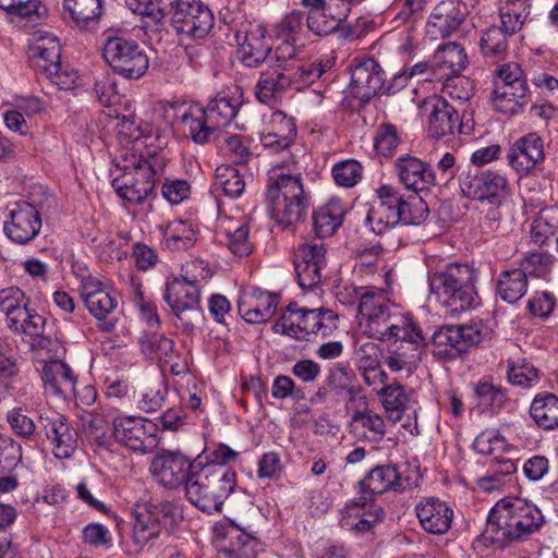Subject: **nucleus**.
<instances>
[{
    "mask_svg": "<svg viewBox=\"0 0 558 558\" xmlns=\"http://www.w3.org/2000/svg\"><path fill=\"white\" fill-rule=\"evenodd\" d=\"M513 34L506 33L505 27L492 26L487 28L480 41L481 51L486 58H501L508 51V38Z\"/></svg>",
    "mask_w": 558,
    "mask_h": 558,
    "instance_id": "obj_50",
    "label": "nucleus"
},
{
    "mask_svg": "<svg viewBox=\"0 0 558 558\" xmlns=\"http://www.w3.org/2000/svg\"><path fill=\"white\" fill-rule=\"evenodd\" d=\"M163 238L169 246L185 250L194 244L195 230L191 223L177 219L168 223L163 231Z\"/></svg>",
    "mask_w": 558,
    "mask_h": 558,
    "instance_id": "obj_52",
    "label": "nucleus"
},
{
    "mask_svg": "<svg viewBox=\"0 0 558 558\" xmlns=\"http://www.w3.org/2000/svg\"><path fill=\"white\" fill-rule=\"evenodd\" d=\"M475 270L466 264L452 263L428 275L430 292L452 316L480 305Z\"/></svg>",
    "mask_w": 558,
    "mask_h": 558,
    "instance_id": "obj_2",
    "label": "nucleus"
},
{
    "mask_svg": "<svg viewBox=\"0 0 558 558\" xmlns=\"http://www.w3.org/2000/svg\"><path fill=\"white\" fill-rule=\"evenodd\" d=\"M462 19L460 11L452 0L439 2L433 10L428 20V32L434 36H450L460 25Z\"/></svg>",
    "mask_w": 558,
    "mask_h": 558,
    "instance_id": "obj_35",
    "label": "nucleus"
},
{
    "mask_svg": "<svg viewBox=\"0 0 558 558\" xmlns=\"http://www.w3.org/2000/svg\"><path fill=\"white\" fill-rule=\"evenodd\" d=\"M296 134L298 131L294 119L281 112V162L284 161L286 159L287 165H289L290 169H293L292 154H298V165L300 163V158L304 157L303 148L298 147L294 148L293 151L290 149L293 141L296 137ZM298 171H300L299 166Z\"/></svg>",
    "mask_w": 558,
    "mask_h": 558,
    "instance_id": "obj_58",
    "label": "nucleus"
},
{
    "mask_svg": "<svg viewBox=\"0 0 558 558\" xmlns=\"http://www.w3.org/2000/svg\"><path fill=\"white\" fill-rule=\"evenodd\" d=\"M302 54L295 57L298 60L293 64L281 63V86L283 81L290 83L312 84L318 80L324 73L323 61L306 63L303 62Z\"/></svg>",
    "mask_w": 558,
    "mask_h": 558,
    "instance_id": "obj_43",
    "label": "nucleus"
},
{
    "mask_svg": "<svg viewBox=\"0 0 558 558\" xmlns=\"http://www.w3.org/2000/svg\"><path fill=\"white\" fill-rule=\"evenodd\" d=\"M168 385L163 378L151 380L142 391L137 407L144 412H156L165 402Z\"/></svg>",
    "mask_w": 558,
    "mask_h": 558,
    "instance_id": "obj_56",
    "label": "nucleus"
},
{
    "mask_svg": "<svg viewBox=\"0 0 558 558\" xmlns=\"http://www.w3.org/2000/svg\"><path fill=\"white\" fill-rule=\"evenodd\" d=\"M474 393L480 405L499 411L508 401L506 390L489 381H478L474 385Z\"/></svg>",
    "mask_w": 558,
    "mask_h": 558,
    "instance_id": "obj_54",
    "label": "nucleus"
},
{
    "mask_svg": "<svg viewBox=\"0 0 558 558\" xmlns=\"http://www.w3.org/2000/svg\"><path fill=\"white\" fill-rule=\"evenodd\" d=\"M184 132L194 143L203 145L207 143L211 134L217 130L216 125L209 121L203 107H190L180 117Z\"/></svg>",
    "mask_w": 558,
    "mask_h": 558,
    "instance_id": "obj_37",
    "label": "nucleus"
},
{
    "mask_svg": "<svg viewBox=\"0 0 558 558\" xmlns=\"http://www.w3.org/2000/svg\"><path fill=\"white\" fill-rule=\"evenodd\" d=\"M378 393L388 420L395 424L401 422L410 401L404 386L395 381L385 385Z\"/></svg>",
    "mask_w": 558,
    "mask_h": 558,
    "instance_id": "obj_40",
    "label": "nucleus"
},
{
    "mask_svg": "<svg viewBox=\"0 0 558 558\" xmlns=\"http://www.w3.org/2000/svg\"><path fill=\"white\" fill-rule=\"evenodd\" d=\"M239 452L231 449L226 444H213L206 446L203 451L195 458L197 468H218L231 469L229 464L236 460Z\"/></svg>",
    "mask_w": 558,
    "mask_h": 558,
    "instance_id": "obj_46",
    "label": "nucleus"
},
{
    "mask_svg": "<svg viewBox=\"0 0 558 558\" xmlns=\"http://www.w3.org/2000/svg\"><path fill=\"white\" fill-rule=\"evenodd\" d=\"M464 48L457 43L440 45L436 50L433 63V77L442 80L447 76L460 74L468 64Z\"/></svg>",
    "mask_w": 558,
    "mask_h": 558,
    "instance_id": "obj_29",
    "label": "nucleus"
},
{
    "mask_svg": "<svg viewBox=\"0 0 558 558\" xmlns=\"http://www.w3.org/2000/svg\"><path fill=\"white\" fill-rule=\"evenodd\" d=\"M541 260L539 254H531L521 263L520 268L501 271L497 281L499 296L508 303H515L523 298L527 291V275L533 271L532 265Z\"/></svg>",
    "mask_w": 558,
    "mask_h": 558,
    "instance_id": "obj_23",
    "label": "nucleus"
},
{
    "mask_svg": "<svg viewBox=\"0 0 558 558\" xmlns=\"http://www.w3.org/2000/svg\"><path fill=\"white\" fill-rule=\"evenodd\" d=\"M376 201L371 205L365 219L366 226L375 233L383 234L400 223V192L391 184L376 189Z\"/></svg>",
    "mask_w": 558,
    "mask_h": 558,
    "instance_id": "obj_18",
    "label": "nucleus"
},
{
    "mask_svg": "<svg viewBox=\"0 0 558 558\" xmlns=\"http://www.w3.org/2000/svg\"><path fill=\"white\" fill-rule=\"evenodd\" d=\"M277 295L275 293L252 289L245 291L239 299L238 310L240 315L250 324L267 322L276 312Z\"/></svg>",
    "mask_w": 558,
    "mask_h": 558,
    "instance_id": "obj_24",
    "label": "nucleus"
},
{
    "mask_svg": "<svg viewBox=\"0 0 558 558\" xmlns=\"http://www.w3.org/2000/svg\"><path fill=\"white\" fill-rule=\"evenodd\" d=\"M41 227V213L34 204L21 199L7 205L2 230L13 243L28 244L39 234Z\"/></svg>",
    "mask_w": 558,
    "mask_h": 558,
    "instance_id": "obj_10",
    "label": "nucleus"
},
{
    "mask_svg": "<svg viewBox=\"0 0 558 558\" xmlns=\"http://www.w3.org/2000/svg\"><path fill=\"white\" fill-rule=\"evenodd\" d=\"M170 22L178 34L202 39L213 28L214 15L199 0H174Z\"/></svg>",
    "mask_w": 558,
    "mask_h": 558,
    "instance_id": "obj_12",
    "label": "nucleus"
},
{
    "mask_svg": "<svg viewBox=\"0 0 558 558\" xmlns=\"http://www.w3.org/2000/svg\"><path fill=\"white\" fill-rule=\"evenodd\" d=\"M104 0H63V20L85 29L102 14Z\"/></svg>",
    "mask_w": 558,
    "mask_h": 558,
    "instance_id": "obj_33",
    "label": "nucleus"
},
{
    "mask_svg": "<svg viewBox=\"0 0 558 558\" xmlns=\"http://www.w3.org/2000/svg\"><path fill=\"white\" fill-rule=\"evenodd\" d=\"M527 88L496 87L493 105L496 110L506 114H515L526 104Z\"/></svg>",
    "mask_w": 558,
    "mask_h": 558,
    "instance_id": "obj_47",
    "label": "nucleus"
},
{
    "mask_svg": "<svg viewBox=\"0 0 558 558\" xmlns=\"http://www.w3.org/2000/svg\"><path fill=\"white\" fill-rule=\"evenodd\" d=\"M28 303L29 300L24 292L16 287H10L0 292V311L5 315L7 323L15 317L17 310L27 307Z\"/></svg>",
    "mask_w": 558,
    "mask_h": 558,
    "instance_id": "obj_64",
    "label": "nucleus"
},
{
    "mask_svg": "<svg viewBox=\"0 0 558 558\" xmlns=\"http://www.w3.org/2000/svg\"><path fill=\"white\" fill-rule=\"evenodd\" d=\"M255 94L260 102L275 108L279 94V65H271L262 72Z\"/></svg>",
    "mask_w": 558,
    "mask_h": 558,
    "instance_id": "obj_51",
    "label": "nucleus"
},
{
    "mask_svg": "<svg viewBox=\"0 0 558 558\" xmlns=\"http://www.w3.org/2000/svg\"><path fill=\"white\" fill-rule=\"evenodd\" d=\"M156 159L154 161L140 159L133 172H124L112 180L111 184L119 197L131 204H143L154 197Z\"/></svg>",
    "mask_w": 558,
    "mask_h": 558,
    "instance_id": "obj_14",
    "label": "nucleus"
},
{
    "mask_svg": "<svg viewBox=\"0 0 558 558\" xmlns=\"http://www.w3.org/2000/svg\"><path fill=\"white\" fill-rule=\"evenodd\" d=\"M442 84V95L439 98L451 99L463 105L474 95V83L469 77L456 74L447 76Z\"/></svg>",
    "mask_w": 558,
    "mask_h": 558,
    "instance_id": "obj_53",
    "label": "nucleus"
},
{
    "mask_svg": "<svg viewBox=\"0 0 558 558\" xmlns=\"http://www.w3.org/2000/svg\"><path fill=\"white\" fill-rule=\"evenodd\" d=\"M351 428L360 438L381 439L386 434V424L381 415L367 408L353 412Z\"/></svg>",
    "mask_w": 558,
    "mask_h": 558,
    "instance_id": "obj_39",
    "label": "nucleus"
},
{
    "mask_svg": "<svg viewBox=\"0 0 558 558\" xmlns=\"http://www.w3.org/2000/svg\"><path fill=\"white\" fill-rule=\"evenodd\" d=\"M398 213H400V223L403 225H420L428 216V206L418 196H410L404 199L400 194V205H397Z\"/></svg>",
    "mask_w": 558,
    "mask_h": 558,
    "instance_id": "obj_55",
    "label": "nucleus"
},
{
    "mask_svg": "<svg viewBox=\"0 0 558 558\" xmlns=\"http://www.w3.org/2000/svg\"><path fill=\"white\" fill-rule=\"evenodd\" d=\"M543 141L535 134L530 133L520 138L510 148L508 154L509 163L518 172H529L537 162L543 160Z\"/></svg>",
    "mask_w": 558,
    "mask_h": 558,
    "instance_id": "obj_28",
    "label": "nucleus"
},
{
    "mask_svg": "<svg viewBox=\"0 0 558 558\" xmlns=\"http://www.w3.org/2000/svg\"><path fill=\"white\" fill-rule=\"evenodd\" d=\"M174 0H126L130 10L160 21L173 10Z\"/></svg>",
    "mask_w": 558,
    "mask_h": 558,
    "instance_id": "obj_59",
    "label": "nucleus"
},
{
    "mask_svg": "<svg viewBox=\"0 0 558 558\" xmlns=\"http://www.w3.org/2000/svg\"><path fill=\"white\" fill-rule=\"evenodd\" d=\"M41 378L50 391L63 398L75 395L76 377L72 368L59 359L47 362Z\"/></svg>",
    "mask_w": 558,
    "mask_h": 558,
    "instance_id": "obj_31",
    "label": "nucleus"
},
{
    "mask_svg": "<svg viewBox=\"0 0 558 558\" xmlns=\"http://www.w3.org/2000/svg\"><path fill=\"white\" fill-rule=\"evenodd\" d=\"M385 83V73L375 59H365L356 63L351 73V93L361 101L375 97Z\"/></svg>",
    "mask_w": 558,
    "mask_h": 558,
    "instance_id": "obj_20",
    "label": "nucleus"
},
{
    "mask_svg": "<svg viewBox=\"0 0 558 558\" xmlns=\"http://www.w3.org/2000/svg\"><path fill=\"white\" fill-rule=\"evenodd\" d=\"M401 486L400 474L392 465L375 466L360 481L363 495H368L369 499L374 495H381L391 489L397 490Z\"/></svg>",
    "mask_w": 558,
    "mask_h": 558,
    "instance_id": "obj_32",
    "label": "nucleus"
},
{
    "mask_svg": "<svg viewBox=\"0 0 558 558\" xmlns=\"http://www.w3.org/2000/svg\"><path fill=\"white\" fill-rule=\"evenodd\" d=\"M31 60L33 65L43 73L47 72V68H52L61 58V45L56 37H44L37 40L31 47Z\"/></svg>",
    "mask_w": 558,
    "mask_h": 558,
    "instance_id": "obj_45",
    "label": "nucleus"
},
{
    "mask_svg": "<svg viewBox=\"0 0 558 558\" xmlns=\"http://www.w3.org/2000/svg\"><path fill=\"white\" fill-rule=\"evenodd\" d=\"M179 515L178 507L169 500L145 504L143 509L136 511L133 527L136 543L146 544L159 536L161 525L174 522Z\"/></svg>",
    "mask_w": 558,
    "mask_h": 558,
    "instance_id": "obj_17",
    "label": "nucleus"
},
{
    "mask_svg": "<svg viewBox=\"0 0 558 558\" xmlns=\"http://www.w3.org/2000/svg\"><path fill=\"white\" fill-rule=\"evenodd\" d=\"M215 184L230 198L240 197L245 189V182L240 170L231 165H220L217 167Z\"/></svg>",
    "mask_w": 558,
    "mask_h": 558,
    "instance_id": "obj_48",
    "label": "nucleus"
},
{
    "mask_svg": "<svg viewBox=\"0 0 558 558\" xmlns=\"http://www.w3.org/2000/svg\"><path fill=\"white\" fill-rule=\"evenodd\" d=\"M543 522V514L535 505L519 497H506L489 511L482 537L485 544L506 547L527 539Z\"/></svg>",
    "mask_w": 558,
    "mask_h": 558,
    "instance_id": "obj_1",
    "label": "nucleus"
},
{
    "mask_svg": "<svg viewBox=\"0 0 558 558\" xmlns=\"http://www.w3.org/2000/svg\"><path fill=\"white\" fill-rule=\"evenodd\" d=\"M529 0H499V19L506 33L520 32L530 14Z\"/></svg>",
    "mask_w": 558,
    "mask_h": 558,
    "instance_id": "obj_42",
    "label": "nucleus"
},
{
    "mask_svg": "<svg viewBox=\"0 0 558 558\" xmlns=\"http://www.w3.org/2000/svg\"><path fill=\"white\" fill-rule=\"evenodd\" d=\"M138 343L141 352L149 360L168 363L174 355V342L163 333L146 332Z\"/></svg>",
    "mask_w": 558,
    "mask_h": 558,
    "instance_id": "obj_44",
    "label": "nucleus"
},
{
    "mask_svg": "<svg viewBox=\"0 0 558 558\" xmlns=\"http://www.w3.org/2000/svg\"><path fill=\"white\" fill-rule=\"evenodd\" d=\"M242 104L243 92L240 87L233 86L218 93L203 110L218 129L228 125L236 117Z\"/></svg>",
    "mask_w": 558,
    "mask_h": 558,
    "instance_id": "obj_26",
    "label": "nucleus"
},
{
    "mask_svg": "<svg viewBox=\"0 0 558 558\" xmlns=\"http://www.w3.org/2000/svg\"><path fill=\"white\" fill-rule=\"evenodd\" d=\"M389 344L390 351H398V354H407L408 361L415 364L420 357V347L424 343L422 331L410 319L402 331H393L389 338H384Z\"/></svg>",
    "mask_w": 558,
    "mask_h": 558,
    "instance_id": "obj_34",
    "label": "nucleus"
},
{
    "mask_svg": "<svg viewBox=\"0 0 558 558\" xmlns=\"http://www.w3.org/2000/svg\"><path fill=\"white\" fill-rule=\"evenodd\" d=\"M383 257L380 246H372L359 253L353 266V274L359 278H366L374 275Z\"/></svg>",
    "mask_w": 558,
    "mask_h": 558,
    "instance_id": "obj_63",
    "label": "nucleus"
},
{
    "mask_svg": "<svg viewBox=\"0 0 558 558\" xmlns=\"http://www.w3.org/2000/svg\"><path fill=\"white\" fill-rule=\"evenodd\" d=\"M530 415L543 429L558 428V397L553 393H539L533 399Z\"/></svg>",
    "mask_w": 558,
    "mask_h": 558,
    "instance_id": "obj_38",
    "label": "nucleus"
},
{
    "mask_svg": "<svg viewBox=\"0 0 558 558\" xmlns=\"http://www.w3.org/2000/svg\"><path fill=\"white\" fill-rule=\"evenodd\" d=\"M508 379L512 385L531 388L538 384V371L526 360L518 359L509 362Z\"/></svg>",
    "mask_w": 558,
    "mask_h": 558,
    "instance_id": "obj_57",
    "label": "nucleus"
},
{
    "mask_svg": "<svg viewBox=\"0 0 558 558\" xmlns=\"http://www.w3.org/2000/svg\"><path fill=\"white\" fill-rule=\"evenodd\" d=\"M366 500L367 496L363 495L357 500L348 502L343 509V513L348 514V517L361 515L375 526L377 523L383 521L385 511L380 506L373 502L367 504Z\"/></svg>",
    "mask_w": 558,
    "mask_h": 558,
    "instance_id": "obj_60",
    "label": "nucleus"
},
{
    "mask_svg": "<svg viewBox=\"0 0 558 558\" xmlns=\"http://www.w3.org/2000/svg\"><path fill=\"white\" fill-rule=\"evenodd\" d=\"M304 13L294 10L281 21V62L304 54L302 41Z\"/></svg>",
    "mask_w": 558,
    "mask_h": 558,
    "instance_id": "obj_30",
    "label": "nucleus"
},
{
    "mask_svg": "<svg viewBox=\"0 0 558 558\" xmlns=\"http://www.w3.org/2000/svg\"><path fill=\"white\" fill-rule=\"evenodd\" d=\"M196 469L195 459L191 460L182 452L172 450L160 451L150 464L156 481L170 489L183 486L186 490Z\"/></svg>",
    "mask_w": 558,
    "mask_h": 558,
    "instance_id": "obj_13",
    "label": "nucleus"
},
{
    "mask_svg": "<svg viewBox=\"0 0 558 558\" xmlns=\"http://www.w3.org/2000/svg\"><path fill=\"white\" fill-rule=\"evenodd\" d=\"M112 434L118 444L133 451L147 453L157 446L156 423L135 415H119L113 418Z\"/></svg>",
    "mask_w": 558,
    "mask_h": 558,
    "instance_id": "obj_11",
    "label": "nucleus"
},
{
    "mask_svg": "<svg viewBox=\"0 0 558 558\" xmlns=\"http://www.w3.org/2000/svg\"><path fill=\"white\" fill-rule=\"evenodd\" d=\"M345 215L343 203L339 198H331L313 214V223L319 238L330 236L342 225Z\"/></svg>",
    "mask_w": 558,
    "mask_h": 558,
    "instance_id": "obj_36",
    "label": "nucleus"
},
{
    "mask_svg": "<svg viewBox=\"0 0 558 558\" xmlns=\"http://www.w3.org/2000/svg\"><path fill=\"white\" fill-rule=\"evenodd\" d=\"M236 486V474L231 469L197 468L186 487V498L206 513L221 511L225 500Z\"/></svg>",
    "mask_w": 558,
    "mask_h": 558,
    "instance_id": "obj_3",
    "label": "nucleus"
},
{
    "mask_svg": "<svg viewBox=\"0 0 558 558\" xmlns=\"http://www.w3.org/2000/svg\"><path fill=\"white\" fill-rule=\"evenodd\" d=\"M399 182L415 193L428 191L436 184L437 174L430 165L415 156L404 154L393 162Z\"/></svg>",
    "mask_w": 558,
    "mask_h": 558,
    "instance_id": "obj_19",
    "label": "nucleus"
},
{
    "mask_svg": "<svg viewBox=\"0 0 558 558\" xmlns=\"http://www.w3.org/2000/svg\"><path fill=\"white\" fill-rule=\"evenodd\" d=\"M238 57L248 68L263 63L272 50V40L260 28L236 34Z\"/></svg>",
    "mask_w": 558,
    "mask_h": 558,
    "instance_id": "obj_27",
    "label": "nucleus"
},
{
    "mask_svg": "<svg viewBox=\"0 0 558 558\" xmlns=\"http://www.w3.org/2000/svg\"><path fill=\"white\" fill-rule=\"evenodd\" d=\"M163 300L185 330H192L202 320L201 291L196 280L173 278L166 283Z\"/></svg>",
    "mask_w": 558,
    "mask_h": 558,
    "instance_id": "obj_8",
    "label": "nucleus"
},
{
    "mask_svg": "<svg viewBox=\"0 0 558 558\" xmlns=\"http://www.w3.org/2000/svg\"><path fill=\"white\" fill-rule=\"evenodd\" d=\"M102 56L111 70L128 80H138L149 68L146 51L137 41L122 36L108 37Z\"/></svg>",
    "mask_w": 558,
    "mask_h": 558,
    "instance_id": "obj_7",
    "label": "nucleus"
},
{
    "mask_svg": "<svg viewBox=\"0 0 558 558\" xmlns=\"http://www.w3.org/2000/svg\"><path fill=\"white\" fill-rule=\"evenodd\" d=\"M428 133L435 138L463 133V124L458 109L446 98H435L430 102Z\"/></svg>",
    "mask_w": 558,
    "mask_h": 558,
    "instance_id": "obj_25",
    "label": "nucleus"
},
{
    "mask_svg": "<svg viewBox=\"0 0 558 558\" xmlns=\"http://www.w3.org/2000/svg\"><path fill=\"white\" fill-rule=\"evenodd\" d=\"M22 461V446L10 436L0 434V473L12 472Z\"/></svg>",
    "mask_w": 558,
    "mask_h": 558,
    "instance_id": "obj_62",
    "label": "nucleus"
},
{
    "mask_svg": "<svg viewBox=\"0 0 558 558\" xmlns=\"http://www.w3.org/2000/svg\"><path fill=\"white\" fill-rule=\"evenodd\" d=\"M216 531L223 541L221 553L228 558H255L258 539L244 527L234 521H228Z\"/></svg>",
    "mask_w": 558,
    "mask_h": 558,
    "instance_id": "obj_21",
    "label": "nucleus"
},
{
    "mask_svg": "<svg viewBox=\"0 0 558 558\" xmlns=\"http://www.w3.org/2000/svg\"><path fill=\"white\" fill-rule=\"evenodd\" d=\"M558 230V207L542 209L531 228V238L537 245H543Z\"/></svg>",
    "mask_w": 558,
    "mask_h": 558,
    "instance_id": "obj_49",
    "label": "nucleus"
},
{
    "mask_svg": "<svg viewBox=\"0 0 558 558\" xmlns=\"http://www.w3.org/2000/svg\"><path fill=\"white\" fill-rule=\"evenodd\" d=\"M460 189L465 197L496 207H499L510 193L507 178L494 171L466 174L460 180Z\"/></svg>",
    "mask_w": 558,
    "mask_h": 558,
    "instance_id": "obj_16",
    "label": "nucleus"
},
{
    "mask_svg": "<svg viewBox=\"0 0 558 558\" xmlns=\"http://www.w3.org/2000/svg\"><path fill=\"white\" fill-rule=\"evenodd\" d=\"M337 328V315L325 308L304 310L290 303L281 312V333L310 341L311 336L329 337Z\"/></svg>",
    "mask_w": 558,
    "mask_h": 558,
    "instance_id": "obj_5",
    "label": "nucleus"
},
{
    "mask_svg": "<svg viewBox=\"0 0 558 558\" xmlns=\"http://www.w3.org/2000/svg\"><path fill=\"white\" fill-rule=\"evenodd\" d=\"M349 8L333 5L332 9L323 10L322 12L307 13V27L314 34L326 36L338 29L341 22L347 17Z\"/></svg>",
    "mask_w": 558,
    "mask_h": 558,
    "instance_id": "obj_41",
    "label": "nucleus"
},
{
    "mask_svg": "<svg viewBox=\"0 0 558 558\" xmlns=\"http://www.w3.org/2000/svg\"><path fill=\"white\" fill-rule=\"evenodd\" d=\"M38 426L52 446V453L57 459L73 456L78 434L63 414L54 410H44L39 413Z\"/></svg>",
    "mask_w": 558,
    "mask_h": 558,
    "instance_id": "obj_15",
    "label": "nucleus"
},
{
    "mask_svg": "<svg viewBox=\"0 0 558 558\" xmlns=\"http://www.w3.org/2000/svg\"><path fill=\"white\" fill-rule=\"evenodd\" d=\"M361 325H365L371 338L383 340L393 331H402L412 317L395 307L384 289L365 290L359 303Z\"/></svg>",
    "mask_w": 558,
    "mask_h": 558,
    "instance_id": "obj_4",
    "label": "nucleus"
},
{
    "mask_svg": "<svg viewBox=\"0 0 558 558\" xmlns=\"http://www.w3.org/2000/svg\"><path fill=\"white\" fill-rule=\"evenodd\" d=\"M363 167L355 159H345L332 167V178L337 185L353 187L362 179Z\"/></svg>",
    "mask_w": 558,
    "mask_h": 558,
    "instance_id": "obj_61",
    "label": "nucleus"
},
{
    "mask_svg": "<svg viewBox=\"0 0 558 558\" xmlns=\"http://www.w3.org/2000/svg\"><path fill=\"white\" fill-rule=\"evenodd\" d=\"M489 330L482 322L466 325H442L432 337L433 354L441 360H454L477 345L488 336Z\"/></svg>",
    "mask_w": 558,
    "mask_h": 558,
    "instance_id": "obj_6",
    "label": "nucleus"
},
{
    "mask_svg": "<svg viewBox=\"0 0 558 558\" xmlns=\"http://www.w3.org/2000/svg\"><path fill=\"white\" fill-rule=\"evenodd\" d=\"M298 154H292L293 169L287 161L281 162V228H289L304 221L308 198L304 190L301 171H298Z\"/></svg>",
    "mask_w": 558,
    "mask_h": 558,
    "instance_id": "obj_9",
    "label": "nucleus"
},
{
    "mask_svg": "<svg viewBox=\"0 0 558 558\" xmlns=\"http://www.w3.org/2000/svg\"><path fill=\"white\" fill-rule=\"evenodd\" d=\"M415 512L421 526L430 534L442 535L451 527L453 510L435 497H425L416 506Z\"/></svg>",
    "mask_w": 558,
    "mask_h": 558,
    "instance_id": "obj_22",
    "label": "nucleus"
}]
</instances>
